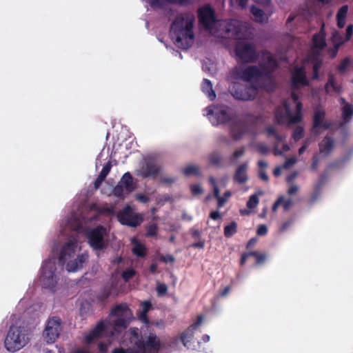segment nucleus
<instances>
[{
	"instance_id": "33",
	"label": "nucleus",
	"mask_w": 353,
	"mask_h": 353,
	"mask_svg": "<svg viewBox=\"0 0 353 353\" xmlns=\"http://www.w3.org/2000/svg\"><path fill=\"white\" fill-rule=\"evenodd\" d=\"M237 232V223L235 221H232L229 225L224 227V236L226 238L232 236Z\"/></svg>"
},
{
	"instance_id": "1",
	"label": "nucleus",
	"mask_w": 353,
	"mask_h": 353,
	"mask_svg": "<svg viewBox=\"0 0 353 353\" xmlns=\"http://www.w3.org/2000/svg\"><path fill=\"white\" fill-rule=\"evenodd\" d=\"M130 333L134 338V345L136 350L123 347L114 348L112 353H158L161 349V341L153 330H139L137 327H131Z\"/></svg>"
},
{
	"instance_id": "26",
	"label": "nucleus",
	"mask_w": 353,
	"mask_h": 353,
	"mask_svg": "<svg viewBox=\"0 0 353 353\" xmlns=\"http://www.w3.org/2000/svg\"><path fill=\"white\" fill-rule=\"evenodd\" d=\"M342 119L343 122L340 123V126H342L343 123H349L353 117V105L351 103H345L342 107Z\"/></svg>"
},
{
	"instance_id": "61",
	"label": "nucleus",
	"mask_w": 353,
	"mask_h": 353,
	"mask_svg": "<svg viewBox=\"0 0 353 353\" xmlns=\"http://www.w3.org/2000/svg\"><path fill=\"white\" fill-rule=\"evenodd\" d=\"M332 40L334 43H336L340 41H344V42L346 41L345 39H343V37L337 31H334L332 33Z\"/></svg>"
},
{
	"instance_id": "50",
	"label": "nucleus",
	"mask_w": 353,
	"mask_h": 353,
	"mask_svg": "<svg viewBox=\"0 0 353 353\" xmlns=\"http://www.w3.org/2000/svg\"><path fill=\"white\" fill-rule=\"evenodd\" d=\"M321 193H322L321 190H319L313 188V192H312L310 199H309V203L313 204L314 202H316L321 196Z\"/></svg>"
},
{
	"instance_id": "23",
	"label": "nucleus",
	"mask_w": 353,
	"mask_h": 353,
	"mask_svg": "<svg viewBox=\"0 0 353 353\" xmlns=\"http://www.w3.org/2000/svg\"><path fill=\"white\" fill-rule=\"evenodd\" d=\"M334 141L330 137L325 136L323 141L319 143V151L325 155H328L333 150Z\"/></svg>"
},
{
	"instance_id": "49",
	"label": "nucleus",
	"mask_w": 353,
	"mask_h": 353,
	"mask_svg": "<svg viewBox=\"0 0 353 353\" xmlns=\"http://www.w3.org/2000/svg\"><path fill=\"white\" fill-rule=\"evenodd\" d=\"M350 59L346 57L343 59L341 63L338 65V70L340 73H343L347 68L348 65H350Z\"/></svg>"
},
{
	"instance_id": "34",
	"label": "nucleus",
	"mask_w": 353,
	"mask_h": 353,
	"mask_svg": "<svg viewBox=\"0 0 353 353\" xmlns=\"http://www.w3.org/2000/svg\"><path fill=\"white\" fill-rule=\"evenodd\" d=\"M112 285H105L97 296V299L101 301H104L109 298L112 293Z\"/></svg>"
},
{
	"instance_id": "35",
	"label": "nucleus",
	"mask_w": 353,
	"mask_h": 353,
	"mask_svg": "<svg viewBox=\"0 0 353 353\" xmlns=\"http://www.w3.org/2000/svg\"><path fill=\"white\" fill-rule=\"evenodd\" d=\"M210 163L216 167L221 165L222 157L217 152H213L208 156Z\"/></svg>"
},
{
	"instance_id": "42",
	"label": "nucleus",
	"mask_w": 353,
	"mask_h": 353,
	"mask_svg": "<svg viewBox=\"0 0 353 353\" xmlns=\"http://www.w3.org/2000/svg\"><path fill=\"white\" fill-rule=\"evenodd\" d=\"M112 168V163L111 161H108L105 165L102 168L101 171L100 172L98 176H101V178L105 179L108 174L110 173Z\"/></svg>"
},
{
	"instance_id": "3",
	"label": "nucleus",
	"mask_w": 353,
	"mask_h": 353,
	"mask_svg": "<svg viewBox=\"0 0 353 353\" xmlns=\"http://www.w3.org/2000/svg\"><path fill=\"white\" fill-rule=\"evenodd\" d=\"M262 53L263 56H266V60L259 65V69L261 70L259 88L267 92H273L276 88V81L273 73L278 68L279 63L276 58L268 51L264 50Z\"/></svg>"
},
{
	"instance_id": "38",
	"label": "nucleus",
	"mask_w": 353,
	"mask_h": 353,
	"mask_svg": "<svg viewBox=\"0 0 353 353\" xmlns=\"http://www.w3.org/2000/svg\"><path fill=\"white\" fill-rule=\"evenodd\" d=\"M183 174L186 176L191 175L199 176L200 174L199 168L196 165H188L183 170Z\"/></svg>"
},
{
	"instance_id": "40",
	"label": "nucleus",
	"mask_w": 353,
	"mask_h": 353,
	"mask_svg": "<svg viewBox=\"0 0 353 353\" xmlns=\"http://www.w3.org/2000/svg\"><path fill=\"white\" fill-rule=\"evenodd\" d=\"M158 232V226L156 223H152L146 227V236H155Z\"/></svg>"
},
{
	"instance_id": "52",
	"label": "nucleus",
	"mask_w": 353,
	"mask_h": 353,
	"mask_svg": "<svg viewBox=\"0 0 353 353\" xmlns=\"http://www.w3.org/2000/svg\"><path fill=\"white\" fill-rule=\"evenodd\" d=\"M210 183L213 186V191H214V196L216 199L220 196V190L216 185V179L213 176H210L209 178Z\"/></svg>"
},
{
	"instance_id": "20",
	"label": "nucleus",
	"mask_w": 353,
	"mask_h": 353,
	"mask_svg": "<svg viewBox=\"0 0 353 353\" xmlns=\"http://www.w3.org/2000/svg\"><path fill=\"white\" fill-rule=\"evenodd\" d=\"M325 25L322 24L319 32L314 34L312 37V49L319 53L326 46Z\"/></svg>"
},
{
	"instance_id": "41",
	"label": "nucleus",
	"mask_w": 353,
	"mask_h": 353,
	"mask_svg": "<svg viewBox=\"0 0 353 353\" xmlns=\"http://www.w3.org/2000/svg\"><path fill=\"white\" fill-rule=\"evenodd\" d=\"M259 198L256 194H252L250 196L247 202V207L250 209L255 208L259 203Z\"/></svg>"
},
{
	"instance_id": "46",
	"label": "nucleus",
	"mask_w": 353,
	"mask_h": 353,
	"mask_svg": "<svg viewBox=\"0 0 353 353\" xmlns=\"http://www.w3.org/2000/svg\"><path fill=\"white\" fill-rule=\"evenodd\" d=\"M136 274V271L132 268H128L124 270L122 273V278L125 281H128Z\"/></svg>"
},
{
	"instance_id": "4",
	"label": "nucleus",
	"mask_w": 353,
	"mask_h": 353,
	"mask_svg": "<svg viewBox=\"0 0 353 353\" xmlns=\"http://www.w3.org/2000/svg\"><path fill=\"white\" fill-rule=\"evenodd\" d=\"M29 341L28 331L23 326L12 325L4 341L8 351L14 352L23 348Z\"/></svg>"
},
{
	"instance_id": "25",
	"label": "nucleus",
	"mask_w": 353,
	"mask_h": 353,
	"mask_svg": "<svg viewBox=\"0 0 353 353\" xmlns=\"http://www.w3.org/2000/svg\"><path fill=\"white\" fill-rule=\"evenodd\" d=\"M162 1H165L169 4L179 6H188L191 3L190 0H149L150 6L153 8H162Z\"/></svg>"
},
{
	"instance_id": "8",
	"label": "nucleus",
	"mask_w": 353,
	"mask_h": 353,
	"mask_svg": "<svg viewBox=\"0 0 353 353\" xmlns=\"http://www.w3.org/2000/svg\"><path fill=\"white\" fill-rule=\"evenodd\" d=\"M237 57L244 63H254L259 57L255 46L252 43L239 42L235 46Z\"/></svg>"
},
{
	"instance_id": "12",
	"label": "nucleus",
	"mask_w": 353,
	"mask_h": 353,
	"mask_svg": "<svg viewBox=\"0 0 353 353\" xmlns=\"http://www.w3.org/2000/svg\"><path fill=\"white\" fill-rule=\"evenodd\" d=\"M232 77L236 80H243L247 82L255 79L259 86L260 77H261V70L256 65H250L245 69L235 68L232 71Z\"/></svg>"
},
{
	"instance_id": "54",
	"label": "nucleus",
	"mask_w": 353,
	"mask_h": 353,
	"mask_svg": "<svg viewBox=\"0 0 353 353\" xmlns=\"http://www.w3.org/2000/svg\"><path fill=\"white\" fill-rule=\"evenodd\" d=\"M190 190L193 195H199L203 192V190L200 184L192 185Z\"/></svg>"
},
{
	"instance_id": "6",
	"label": "nucleus",
	"mask_w": 353,
	"mask_h": 353,
	"mask_svg": "<svg viewBox=\"0 0 353 353\" xmlns=\"http://www.w3.org/2000/svg\"><path fill=\"white\" fill-rule=\"evenodd\" d=\"M106 234L107 229L101 225L88 230L87 239L90 247L94 250H102L106 248L108 242L104 239Z\"/></svg>"
},
{
	"instance_id": "64",
	"label": "nucleus",
	"mask_w": 353,
	"mask_h": 353,
	"mask_svg": "<svg viewBox=\"0 0 353 353\" xmlns=\"http://www.w3.org/2000/svg\"><path fill=\"white\" fill-rule=\"evenodd\" d=\"M142 311L144 313H148L149 310L152 308V304L149 301H145L142 303Z\"/></svg>"
},
{
	"instance_id": "28",
	"label": "nucleus",
	"mask_w": 353,
	"mask_h": 353,
	"mask_svg": "<svg viewBox=\"0 0 353 353\" xmlns=\"http://www.w3.org/2000/svg\"><path fill=\"white\" fill-rule=\"evenodd\" d=\"M283 105L285 110L287 111V114L288 115V123L290 124L299 123L302 121L303 116L301 112H296L295 115H292L290 106L286 101L284 102Z\"/></svg>"
},
{
	"instance_id": "59",
	"label": "nucleus",
	"mask_w": 353,
	"mask_h": 353,
	"mask_svg": "<svg viewBox=\"0 0 353 353\" xmlns=\"http://www.w3.org/2000/svg\"><path fill=\"white\" fill-rule=\"evenodd\" d=\"M244 153H245L244 147H242L240 149L235 150L231 157V160H232V159H237L239 157H242L244 154Z\"/></svg>"
},
{
	"instance_id": "47",
	"label": "nucleus",
	"mask_w": 353,
	"mask_h": 353,
	"mask_svg": "<svg viewBox=\"0 0 353 353\" xmlns=\"http://www.w3.org/2000/svg\"><path fill=\"white\" fill-rule=\"evenodd\" d=\"M139 319L143 322L145 324V330H147V328L149 327V330H152L151 329V325H153L154 323H151L148 319V313H144V312L141 311L139 316Z\"/></svg>"
},
{
	"instance_id": "17",
	"label": "nucleus",
	"mask_w": 353,
	"mask_h": 353,
	"mask_svg": "<svg viewBox=\"0 0 353 353\" xmlns=\"http://www.w3.org/2000/svg\"><path fill=\"white\" fill-rule=\"evenodd\" d=\"M325 110L316 109L314 111L313 117L312 130L315 134H317V128H323L328 130L332 128V123L330 121H325Z\"/></svg>"
},
{
	"instance_id": "9",
	"label": "nucleus",
	"mask_w": 353,
	"mask_h": 353,
	"mask_svg": "<svg viewBox=\"0 0 353 353\" xmlns=\"http://www.w3.org/2000/svg\"><path fill=\"white\" fill-rule=\"evenodd\" d=\"M207 116L213 125L225 123L230 121L228 107L225 105H211L206 108Z\"/></svg>"
},
{
	"instance_id": "10",
	"label": "nucleus",
	"mask_w": 353,
	"mask_h": 353,
	"mask_svg": "<svg viewBox=\"0 0 353 353\" xmlns=\"http://www.w3.org/2000/svg\"><path fill=\"white\" fill-rule=\"evenodd\" d=\"M117 219L121 225L136 228L143 221L141 214L134 213L130 205L125 206L117 213Z\"/></svg>"
},
{
	"instance_id": "31",
	"label": "nucleus",
	"mask_w": 353,
	"mask_h": 353,
	"mask_svg": "<svg viewBox=\"0 0 353 353\" xmlns=\"http://www.w3.org/2000/svg\"><path fill=\"white\" fill-rule=\"evenodd\" d=\"M330 88L335 92H339L341 90L340 86L337 85L335 82L333 75L330 74L327 83L325 85V90L327 93H330Z\"/></svg>"
},
{
	"instance_id": "44",
	"label": "nucleus",
	"mask_w": 353,
	"mask_h": 353,
	"mask_svg": "<svg viewBox=\"0 0 353 353\" xmlns=\"http://www.w3.org/2000/svg\"><path fill=\"white\" fill-rule=\"evenodd\" d=\"M344 43V41H340L336 43H334L333 48L329 49V54L332 59H334L336 57L337 53L339 52V49L340 46Z\"/></svg>"
},
{
	"instance_id": "55",
	"label": "nucleus",
	"mask_w": 353,
	"mask_h": 353,
	"mask_svg": "<svg viewBox=\"0 0 353 353\" xmlns=\"http://www.w3.org/2000/svg\"><path fill=\"white\" fill-rule=\"evenodd\" d=\"M348 11V6L345 5L341 7L336 14V18L345 19Z\"/></svg>"
},
{
	"instance_id": "36",
	"label": "nucleus",
	"mask_w": 353,
	"mask_h": 353,
	"mask_svg": "<svg viewBox=\"0 0 353 353\" xmlns=\"http://www.w3.org/2000/svg\"><path fill=\"white\" fill-rule=\"evenodd\" d=\"M132 252L138 257H144L146 255V248L144 245L137 242L132 248Z\"/></svg>"
},
{
	"instance_id": "7",
	"label": "nucleus",
	"mask_w": 353,
	"mask_h": 353,
	"mask_svg": "<svg viewBox=\"0 0 353 353\" xmlns=\"http://www.w3.org/2000/svg\"><path fill=\"white\" fill-rule=\"evenodd\" d=\"M136 189V184L132 174L127 172L121 177L117 185L114 188L112 194L116 197L124 199L126 195L129 194Z\"/></svg>"
},
{
	"instance_id": "56",
	"label": "nucleus",
	"mask_w": 353,
	"mask_h": 353,
	"mask_svg": "<svg viewBox=\"0 0 353 353\" xmlns=\"http://www.w3.org/2000/svg\"><path fill=\"white\" fill-rule=\"evenodd\" d=\"M268 232V227L265 224L260 225L256 230V234L258 236H265L267 234Z\"/></svg>"
},
{
	"instance_id": "39",
	"label": "nucleus",
	"mask_w": 353,
	"mask_h": 353,
	"mask_svg": "<svg viewBox=\"0 0 353 353\" xmlns=\"http://www.w3.org/2000/svg\"><path fill=\"white\" fill-rule=\"evenodd\" d=\"M327 175L324 173L319 176L318 181L314 185L313 188L321 190L327 181Z\"/></svg>"
},
{
	"instance_id": "60",
	"label": "nucleus",
	"mask_w": 353,
	"mask_h": 353,
	"mask_svg": "<svg viewBox=\"0 0 353 353\" xmlns=\"http://www.w3.org/2000/svg\"><path fill=\"white\" fill-rule=\"evenodd\" d=\"M296 162V159L295 157L289 158L285 161V163L283 164V168L288 169V168H290L292 165H293L294 164H295Z\"/></svg>"
},
{
	"instance_id": "62",
	"label": "nucleus",
	"mask_w": 353,
	"mask_h": 353,
	"mask_svg": "<svg viewBox=\"0 0 353 353\" xmlns=\"http://www.w3.org/2000/svg\"><path fill=\"white\" fill-rule=\"evenodd\" d=\"M281 204L283 205L284 210L288 211L293 205L294 203L292 199L286 200L283 199V201Z\"/></svg>"
},
{
	"instance_id": "5",
	"label": "nucleus",
	"mask_w": 353,
	"mask_h": 353,
	"mask_svg": "<svg viewBox=\"0 0 353 353\" xmlns=\"http://www.w3.org/2000/svg\"><path fill=\"white\" fill-rule=\"evenodd\" d=\"M258 88L259 86L254 85L233 82L230 85L228 91L236 100L252 101L258 94Z\"/></svg>"
},
{
	"instance_id": "53",
	"label": "nucleus",
	"mask_w": 353,
	"mask_h": 353,
	"mask_svg": "<svg viewBox=\"0 0 353 353\" xmlns=\"http://www.w3.org/2000/svg\"><path fill=\"white\" fill-rule=\"evenodd\" d=\"M157 292L159 296H163L168 292V286L165 283H157Z\"/></svg>"
},
{
	"instance_id": "43",
	"label": "nucleus",
	"mask_w": 353,
	"mask_h": 353,
	"mask_svg": "<svg viewBox=\"0 0 353 353\" xmlns=\"http://www.w3.org/2000/svg\"><path fill=\"white\" fill-rule=\"evenodd\" d=\"M251 253H255L254 254H251V256H254L256 258V264L260 265L262 264L266 259V255L264 253H259L257 251H252Z\"/></svg>"
},
{
	"instance_id": "2",
	"label": "nucleus",
	"mask_w": 353,
	"mask_h": 353,
	"mask_svg": "<svg viewBox=\"0 0 353 353\" xmlns=\"http://www.w3.org/2000/svg\"><path fill=\"white\" fill-rule=\"evenodd\" d=\"M194 19H187L181 14L171 24L170 33L174 44L182 49L189 48L194 41Z\"/></svg>"
},
{
	"instance_id": "63",
	"label": "nucleus",
	"mask_w": 353,
	"mask_h": 353,
	"mask_svg": "<svg viewBox=\"0 0 353 353\" xmlns=\"http://www.w3.org/2000/svg\"><path fill=\"white\" fill-rule=\"evenodd\" d=\"M353 34V25L350 24L347 26L346 28V35H345V40L346 41L350 40Z\"/></svg>"
},
{
	"instance_id": "51",
	"label": "nucleus",
	"mask_w": 353,
	"mask_h": 353,
	"mask_svg": "<svg viewBox=\"0 0 353 353\" xmlns=\"http://www.w3.org/2000/svg\"><path fill=\"white\" fill-rule=\"evenodd\" d=\"M321 193H322L321 190H319L313 188V192H312L310 199H309V203L313 204L314 202H316L321 196Z\"/></svg>"
},
{
	"instance_id": "57",
	"label": "nucleus",
	"mask_w": 353,
	"mask_h": 353,
	"mask_svg": "<svg viewBox=\"0 0 353 353\" xmlns=\"http://www.w3.org/2000/svg\"><path fill=\"white\" fill-rule=\"evenodd\" d=\"M293 223H294V220L292 219H290L289 220L284 221L280 227V231L281 232L285 231L293 224Z\"/></svg>"
},
{
	"instance_id": "30",
	"label": "nucleus",
	"mask_w": 353,
	"mask_h": 353,
	"mask_svg": "<svg viewBox=\"0 0 353 353\" xmlns=\"http://www.w3.org/2000/svg\"><path fill=\"white\" fill-rule=\"evenodd\" d=\"M288 115L287 111H282L280 108H277L274 112V121L279 125H283L286 123Z\"/></svg>"
},
{
	"instance_id": "48",
	"label": "nucleus",
	"mask_w": 353,
	"mask_h": 353,
	"mask_svg": "<svg viewBox=\"0 0 353 353\" xmlns=\"http://www.w3.org/2000/svg\"><path fill=\"white\" fill-rule=\"evenodd\" d=\"M256 148L257 152L261 154H266L270 152L269 147L263 143H258L256 145Z\"/></svg>"
},
{
	"instance_id": "14",
	"label": "nucleus",
	"mask_w": 353,
	"mask_h": 353,
	"mask_svg": "<svg viewBox=\"0 0 353 353\" xmlns=\"http://www.w3.org/2000/svg\"><path fill=\"white\" fill-rule=\"evenodd\" d=\"M198 18L206 29H210L216 22L214 10L208 5L199 9Z\"/></svg>"
},
{
	"instance_id": "16",
	"label": "nucleus",
	"mask_w": 353,
	"mask_h": 353,
	"mask_svg": "<svg viewBox=\"0 0 353 353\" xmlns=\"http://www.w3.org/2000/svg\"><path fill=\"white\" fill-rule=\"evenodd\" d=\"M310 82L306 77V71L303 67H295L292 74V87L298 90L301 86H308Z\"/></svg>"
},
{
	"instance_id": "19",
	"label": "nucleus",
	"mask_w": 353,
	"mask_h": 353,
	"mask_svg": "<svg viewBox=\"0 0 353 353\" xmlns=\"http://www.w3.org/2000/svg\"><path fill=\"white\" fill-rule=\"evenodd\" d=\"M106 330V325L103 321H100L96 326L85 335L84 343L90 345L103 336V332Z\"/></svg>"
},
{
	"instance_id": "27",
	"label": "nucleus",
	"mask_w": 353,
	"mask_h": 353,
	"mask_svg": "<svg viewBox=\"0 0 353 353\" xmlns=\"http://www.w3.org/2000/svg\"><path fill=\"white\" fill-rule=\"evenodd\" d=\"M202 91L207 94L210 100H214L216 98L215 92L212 89V84L208 79H204L201 84Z\"/></svg>"
},
{
	"instance_id": "45",
	"label": "nucleus",
	"mask_w": 353,
	"mask_h": 353,
	"mask_svg": "<svg viewBox=\"0 0 353 353\" xmlns=\"http://www.w3.org/2000/svg\"><path fill=\"white\" fill-rule=\"evenodd\" d=\"M304 130L302 126H297L294 129L292 137L294 139V141H298L301 139L303 137Z\"/></svg>"
},
{
	"instance_id": "58",
	"label": "nucleus",
	"mask_w": 353,
	"mask_h": 353,
	"mask_svg": "<svg viewBox=\"0 0 353 353\" xmlns=\"http://www.w3.org/2000/svg\"><path fill=\"white\" fill-rule=\"evenodd\" d=\"M160 261L164 263H174L175 261V258L171 254L162 255L160 257Z\"/></svg>"
},
{
	"instance_id": "15",
	"label": "nucleus",
	"mask_w": 353,
	"mask_h": 353,
	"mask_svg": "<svg viewBox=\"0 0 353 353\" xmlns=\"http://www.w3.org/2000/svg\"><path fill=\"white\" fill-rule=\"evenodd\" d=\"M161 166L152 159H148L138 172V175L143 179L155 178L161 172Z\"/></svg>"
},
{
	"instance_id": "32",
	"label": "nucleus",
	"mask_w": 353,
	"mask_h": 353,
	"mask_svg": "<svg viewBox=\"0 0 353 353\" xmlns=\"http://www.w3.org/2000/svg\"><path fill=\"white\" fill-rule=\"evenodd\" d=\"M41 282L43 288L53 290L56 286L57 280L56 277L41 276Z\"/></svg>"
},
{
	"instance_id": "13",
	"label": "nucleus",
	"mask_w": 353,
	"mask_h": 353,
	"mask_svg": "<svg viewBox=\"0 0 353 353\" xmlns=\"http://www.w3.org/2000/svg\"><path fill=\"white\" fill-rule=\"evenodd\" d=\"M127 312V306L123 304L117 305L112 309L110 315L118 316V319L113 323L114 330L116 332H121L127 327L128 322L123 318Z\"/></svg>"
},
{
	"instance_id": "24",
	"label": "nucleus",
	"mask_w": 353,
	"mask_h": 353,
	"mask_svg": "<svg viewBox=\"0 0 353 353\" xmlns=\"http://www.w3.org/2000/svg\"><path fill=\"white\" fill-rule=\"evenodd\" d=\"M55 270L56 266L54 262L51 260L45 261L41 267V276L56 277Z\"/></svg>"
},
{
	"instance_id": "21",
	"label": "nucleus",
	"mask_w": 353,
	"mask_h": 353,
	"mask_svg": "<svg viewBox=\"0 0 353 353\" xmlns=\"http://www.w3.org/2000/svg\"><path fill=\"white\" fill-rule=\"evenodd\" d=\"M88 254H82L78 255L74 260L68 261L66 264V270L68 272H74L79 270V269H81L83 266V264L88 261Z\"/></svg>"
},
{
	"instance_id": "18",
	"label": "nucleus",
	"mask_w": 353,
	"mask_h": 353,
	"mask_svg": "<svg viewBox=\"0 0 353 353\" xmlns=\"http://www.w3.org/2000/svg\"><path fill=\"white\" fill-rule=\"evenodd\" d=\"M77 241L70 240L62 248L59 257V263L64 265L69 259L74 256L77 249Z\"/></svg>"
},
{
	"instance_id": "22",
	"label": "nucleus",
	"mask_w": 353,
	"mask_h": 353,
	"mask_svg": "<svg viewBox=\"0 0 353 353\" xmlns=\"http://www.w3.org/2000/svg\"><path fill=\"white\" fill-rule=\"evenodd\" d=\"M248 168V163L241 164L236 170L234 174V180L239 184H243L248 180L247 170Z\"/></svg>"
},
{
	"instance_id": "37",
	"label": "nucleus",
	"mask_w": 353,
	"mask_h": 353,
	"mask_svg": "<svg viewBox=\"0 0 353 353\" xmlns=\"http://www.w3.org/2000/svg\"><path fill=\"white\" fill-rule=\"evenodd\" d=\"M245 133L244 127L234 125L231 128V134L234 140L240 139Z\"/></svg>"
},
{
	"instance_id": "11",
	"label": "nucleus",
	"mask_w": 353,
	"mask_h": 353,
	"mask_svg": "<svg viewBox=\"0 0 353 353\" xmlns=\"http://www.w3.org/2000/svg\"><path fill=\"white\" fill-rule=\"evenodd\" d=\"M62 321L58 316L49 318L43 332L44 340L48 343H53L59 337L62 330Z\"/></svg>"
},
{
	"instance_id": "29",
	"label": "nucleus",
	"mask_w": 353,
	"mask_h": 353,
	"mask_svg": "<svg viewBox=\"0 0 353 353\" xmlns=\"http://www.w3.org/2000/svg\"><path fill=\"white\" fill-rule=\"evenodd\" d=\"M250 11L256 22L263 23L265 21V16L263 10L253 6L251 7Z\"/></svg>"
}]
</instances>
